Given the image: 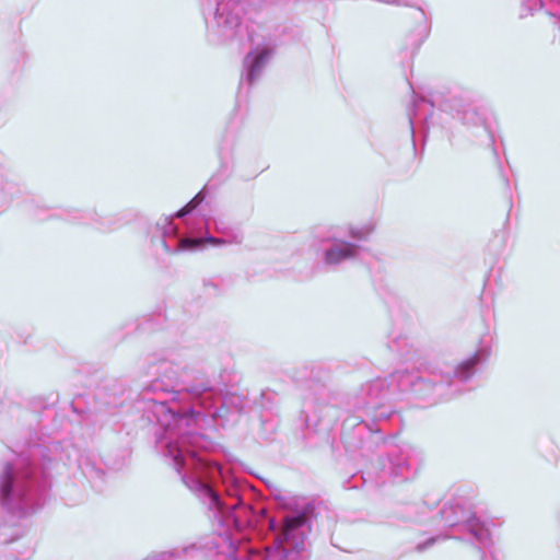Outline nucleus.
<instances>
[{"label": "nucleus", "instance_id": "nucleus-1", "mask_svg": "<svg viewBox=\"0 0 560 560\" xmlns=\"http://www.w3.org/2000/svg\"><path fill=\"white\" fill-rule=\"evenodd\" d=\"M357 246L349 243L337 245L325 253V260L329 265H336L352 257L355 253Z\"/></svg>", "mask_w": 560, "mask_h": 560}, {"label": "nucleus", "instance_id": "nucleus-2", "mask_svg": "<svg viewBox=\"0 0 560 560\" xmlns=\"http://www.w3.org/2000/svg\"><path fill=\"white\" fill-rule=\"evenodd\" d=\"M306 521L307 517L304 513L285 517L283 521L284 535H288L289 533L302 527L306 523Z\"/></svg>", "mask_w": 560, "mask_h": 560}, {"label": "nucleus", "instance_id": "nucleus-3", "mask_svg": "<svg viewBox=\"0 0 560 560\" xmlns=\"http://www.w3.org/2000/svg\"><path fill=\"white\" fill-rule=\"evenodd\" d=\"M203 240L201 238H183L180 241L182 248L188 249V248H195L199 246Z\"/></svg>", "mask_w": 560, "mask_h": 560}, {"label": "nucleus", "instance_id": "nucleus-4", "mask_svg": "<svg viewBox=\"0 0 560 560\" xmlns=\"http://www.w3.org/2000/svg\"><path fill=\"white\" fill-rule=\"evenodd\" d=\"M191 211V207H183L178 212H177V217H184L186 214H188L189 212Z\"/></svg>", "mask_w": 560, "mask_h": 560}, {"label": "nucleus", "instance_id": "nucleus-5", "mask_svg": "<svg viewBox=\"0 0 560 560\" xmlns=\"http://www.w3.org/2000/svg\"><path fill=\"white\" fill-rule=\"evenodd\" d=\"M199 202H200V200L198 199V196H196L186 206L191 207V210H192L199 205Z\"/></svg>", "mask_w": 560, "mask_h": 560}, {"label": "nucleus", "instance_id": "nucleus-6", "mask_svg": "<svg viewBox=\"0 0 560 560\" xmlns=\"http://www.w3.org/2000/svg\"><path fill=\"white\" fill-rule=\"evenodd\" d=\"M199 202H200V200L198 199V196H196L186 206L191 207V210H192L199 205Z\"/></svg>", "mask_w": 560, "mask_h": 560}, {"label": "nucleus", "instance_id": "nucleus-7", "mask_svg": "<svg viewBox=\"0 0 560 560\" xmlns=\"http://www.w3.org/2000/svg\"><path fill=\"white\" fill-rule=\"evenodd\" d=\"M261 58H262L261 56H258V57L255 59V62H254V66H253L252 72H250V75H252V77H253L254 69H255L256 67H258V66H259V63H260V61H261Z\"/></svg>", "mask_w": 560, "mask_h": 560}, {"label": "nucleus", "instance_id": "nucleus-8", "mask_svg": "<svg viewBox=\"0 0 560 560\" xmlns=\"http://www.w3.org/2000/svg\"><path fill=\"white\" fill-rule=\"evenodd\" d=\"M207 241H208V242H210V243H213V244H219V243H221V241H220V240H217V238H213V237H209Z\"/></svg>", "mask_w": 560, "mask_h": 560}, {"label": "nucleus", "instance_id": "nucleus-9", "mask_svg": "<svg viewBox=\"0 0 560 560\" xmlns=\"http://www.w3.org/2000/svg\"><path fill=\"white\" fill-rule=\"evenodd\" d=\"M3 491H4V495H8V494H9V492H10V485H9V483H7V485L4 486Z\"/></svg>", "mask_w": 560, "mask_h": 560}]
</instances>
